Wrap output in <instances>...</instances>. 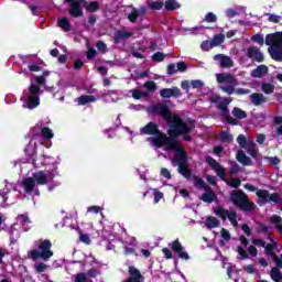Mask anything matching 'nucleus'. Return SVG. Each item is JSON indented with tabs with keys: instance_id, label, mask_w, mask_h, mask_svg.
Wrapping results in <instances>:
<instances>
[{
	"instance_id": "f257e3e1",
	"label": "nucleus",
	"mask_w": 282,
	"mask_h": 282,
	"mask_svg": "<svg viewBox=\"0 0 282 282\" xmlns=\"http://www.w3.org/2000/svg\"><path fill=\"white\" fill-rule=\"evenodd\" d=\"M150 113H154L156 116H162V118L167 122L169 135L162 133L158 128V123L149 122L145 127L140 129V132L143 135H155L154 138H150L149 142L155 149H162L164 147L165 151H173L174 155H181V161L184 162L186 159V152L180 145V141L175 139V135H183L184 140H191V130L195 129V121L187 119L182 120L177 115H171L169 111V107L164 104H155L148 108Z\"/></svg>"
},
{
	"instance_id": "f03ea898",
	"label": "nucleus",
	"mask_w": 282,
	"mask_h": 282,
	"mask_svg": "<svg viewBox=\"0 0 282 282\" xmlns=\"http://www.w3.org/2000/svg\"><path fill=\"white\" fill-rule=\"evenodd\" d=\"M45 83V77L36 76L31 79V86L29 90H24L21 100H23L24 109H36L41 105V98L39 94H41V87L39 85H43Z\"/></svg>"
},
{
	"instance_id": "7ed1b4c3",
	"label": "nucleus",
	"mask_w": 282,
	"mask_h": 282,
	"mask_svg": "<svg viewBox=\"0 0 282 282\" xmlns=\"http://www.w3.org/2000/svg\"><path fill=\"white\" fill-rule=\"evenodd\" d=\"M54 180V172L50 171H39L33 174V177H26L22 181V187L25 191V193H32L34 191V186L37 185L43 186L47 184L48 182H52Z\"/></svg>"
},
{
	"instance_id": "20e7f679",
	"label": "nucleus",
	"mask_w": 282,
	"mask_h": 282,
	"mask_svg": "<svg viewBox=\"0 0 282 282\" xmlns=\"http://www.w3.org/2000/svg\"><path fill=\"white\" fill-rule=\"evenodd\" d=\"M187 156L185 154V159L182 161V155L176 154L172 159L173 162L178 163V173L183 175V177H186V180H193L194 186L196 188H200L203 191H208L210 186L206 185L204 180L199 178V176H191V170H188V165H186Z\"/></svg>"
},
{
	"instance_id": "39448f33",
	"label": "nucleus",
	"mask_w": 282,
	"mask_h": 282,
	"mask_svg": "<svg viewBox=\"0 0 282 282\" xmlns=\"http://www.w3.org/2000/svg\"><path fill=\"white\" fill-rule=\"evenodd\" d=\"M37 249H32L30 251L31 259L36 261L42 259V261H50L54 257V251L52 250V242L50 240L40 239L35 241Z\"/></svg>"
},
{
	"instance_id": "423d86ee",
	"label": "nucleus",
	"mask_w": 282,
	"mask_h": 282,
	"mask_svg": "<svg viewBox=\"0 0 282 282\" xmlns=\"http://www.w3.org/2000/svg\"><path fill=\"white\" fill-rule=\"evenodd\" d=\"M265 45H269V54L273 61H282V32L268 34Z\"/></svg>"
},
{
	"instance_id": "0eeeda50",
	"label": "nucleus",
	"mask_w": 282,
	"mask_h": 282,
	"mask_svg": "<svg viewBox=\"0 0 282 282\" xmlns=\"http://www.w3.org/2000/svg\"><path fill=\"white\" fill-rule=\"evenodd\" d=\"M206 162L210 165L213 171H215L218 177H220L221 180H224V182H226V184H228V186H231V188H239V186H241V180L239 178L226 180V170L224 169V166L217 163L215 159L207 156Z\"/></svg>"
},
{
	"instance_id": "6e6552de",
	"label": "nucleus",
	"mask_w": 282,
	"mask_h": 282,
	"mask_svg": "<svg viewBox=\"0 0 282 282\" xmlns=\"http://www.w3.org/2000/svg\"><path fill=\"white\" fill-rule=\"evenodd\" d=\"M230 199L235 206H238L241 210H246L248 213H252V210H254V203H251L250 199H248V196L242 192H231Z\"/></svg>"
},
{
	"instance_id": "1a4fd4ad",
	"label": "nucleus",
	"mask_w": 282,
	"mask_h": 282,
	"mask_svg": "<svg viewBox=\"0 0 282 282\" xmlns=\"http://www.w3.org/2000/svg\"><path fill=\"white\" fill-rule=\"evenodd\" d=\"M237 142L242 149H246L251 158H257V155H259V148H257V144L251 139H247L246 135L240 134L237 138Z\"/></svg>"
},
{
	"instance_id": "9d476101",
	"label": "nucleus",
	"mask_w": 282,
	"mask_h": 282,
	"mask_svg": "<svg viewBox=\"0 0 282 282\" xmlns=\"http://www.w3.org/2000/svg\"><path fill=\"white\" fill-rule=\"evenodd\" d=\"M257 196L259 197L258 204L260 206L268 204V202H273L274 204H279V202H281V195L276 193L270 195L265 189H259L257 192Z\"/></svg>"
},
{
	"instance_id": "9b49d317",
	"label": "nucleus",
	"mask_w": 282,
	"mask_h": 282,
	"mask_svg": "<svg viewBox=\"0 0 282 282\" xmlns=\"http://www.w3.org/2000/svg\"><path fill=\"white\" fill-rule=\"evenodd\" d=\"M215 215L220 219H229L235 228H237V213L235 210H226L224 207H217L214 209Z\"/></svg>"
},
{
	"instance_id": "f8f14e48",
	"label": "nucleus",
	"mask_w": 282,
	"mask_h": 282,
	"mask_svg": "<svg viewBox=\"0 0 282 282\" xmlns=\"http://www.w3.org/2000/svg\"><path fill=\"white\" fill-rule=\"evenodd\" d=\"M170 248L178 257V259H182L183 261H188V259H191V256L186 250H184V246H182L180 240H174L172 243H170Z\"/></svg>"
},
{
	"instance_id": "ddd939ff",
	"label": "nucleus",
	"mask_w": 282,
	"mask_h": 282,
	"mask_svg": "<svg viewBox=\"0 0 282 282\" xmlns=\"http://www.w3.org/2000/svg\"><path fill=\"white\" fill-rule=\"evenodd\" d=\"M272 259L276 267H273L271 269L270 276L274 282H282V273H281V270H279V268H282V259L279 258L278 256H273Z\"/></svg>"
},
{
	"instance_id": "4468645a",
	"label": "nucleus",
	"mask_w": 282,
	"mask_h": 282,
	"mask_svg": "<svg viewBox=\"0 0 282 282\" xmlns=\"http://www.w3.org/2000/svg\"><path fill=\"white\" fill-rule=\"evenodd\" d=\"M246 56L249 57L251 61H254L256 63H263L264 56L263 53L261 52V48L257 46H249L246 50Z\"/></svg>"
},
{
	"instance_id": "2eb2a0df",
	"label": "nucleus",
	"mask_w": 282,
	"mask_h": 282,
	"mask_svg": "<svg viewBox=\"0 0 282 282\" xmlns=\"http://www.w3.org/2000/svg\"><path fill=\"white\" fill-rule=\"evenodd\" d=\"M85 0H66L67 3H70L69 14L70 17H83V8L80 7V2L83 3Z\"/></svg>"
},
{
	"instance_id": "dca6fc26",
	"label": "nucleus",
	"mask_w": 282,
	"mask_h": 282,
	"mask_svg": "<svg viewBox=\"0 0 282 282\" xmlns=\"http://www.w3.org/2000/svg\"><path fill=\"white\" fill-rule=\"evenodd\" d=\"M210 101L214 102L215 105H217V107H218V109H220V111H224L226 113V111H228V105H230V102H232V99L221 98L217 95H214L210 98Z\"/></svg>"
},
{
	"instance_id": "f3484780",
	"label": "nucleus",
	"mask_w": 282,
	"mask_h": 282,
	"mask_svg": "<svg viewBox=\"0 0 282 282\" xmlns=\"http://www.w3.org/2000/svg\"><path fill=\"white\" fill-rule=\"evenodd\" d=\"M216 79L220 85H239L237 78L228 73L216 74Z\"/></svg>"
},
{
	"instance_id": "a211bd4d",
	"label": "nucleus",
	"mask_w": 282,
	"mask_h": 282,
	"mask_svg": "<svg viewBox=\"0 0 282 282\" xmlns=\"http://www.w3.org/2000/svg\"><path fill=\"white\" fill-rule=\"evenodd\" d=\"M214 61H219L220 67H224V68H230L234 65L232 58H230L224 54L215 55Z\"/></svg>"
},
{
	"instance_id": "6ab92c4d",
	"label": "nucleus",
	"mask_w": 282,
	"mask_h": 282,
	"mask_svg": "<svg viewBox=\"0 0 282 282\" xmlns=\"http://www.w3.org/2000/svg\"><path fill=\"white\" fill-rule=\"evenodd\" d=\"M250 98H251V105H253L254 107H259V106L265 105V102H268V98H265V96H263V94L253 93V94H251Z\"/></svg>"
},
{
	"instance_id": "aec40b11",
	"label": "nucleus",
	"mask_w": 282,
	"mask_h": 282,
	"mask_svg": "<svg viewBox=\"0 0 282 282\" xmlns=\"http://www.w3.org/2000/svg\"><path fill=\"white\" fill-rule=\"evenodd\" d=\"M180 88L172 87V88H163L160 90L161 98H172V96H180Z\"/></svg>"
},
{
	"instance_id": "412c9836",
	"label": "nucleus",
	"mask_w": 282,
	"mask_h": 282,
	"mask_svg": "<svg viewBox=\"0 0 282 282\" xmlns=\"http://www.w3.org/2000/svg\"><path fill=\"white\" fill-rule=\"evenodd\" d=\"M96 100H98V97L94 95H82L76 99V102L83 106V105H89V102H96Z\"/></svg>"
},
{
	"instance_id": "4be33fe9",
	"label": "nucleus",
	"mask_w": 282,
	"mask_h": 282,
	"mask_svg": "<svg viewBox=\"0 0 282 282\" xmlns=\"http://www.w3.org/2000/svg\"><path fill=\"white\" fill-rule=\"evenodd\" d=\"M268 74V66L259 65L256 69L251 72L252 78H263Z\"/></svg>"
},
{
	"instance_id": "5701e85b",
	"label": "nucleus",
	"mask_w": 282,
	"mask_h": 282,
	"mask_svg": "<svg viewBox=\"0 0 282 282\" xmlns=\"http://www.w3.org/2000/svg\"><path fill=\"white\" fill-rule=\"evenodd\" d=\"M237 160L243 166H252V159H250L243 151H239L237 154Z\"/></svg>"
},
{
	"instance_id": "b1692460",
	"label": "nucleus",
	"mask_w": 282,
	"mask_h": 282,
	"mask_svg": "<svg viewBox=\"0 0 282 282\" xmlns=\"http://www.w3.org/2000/svg\"><path fill=\"white\" fill-rule=\"evenodd\" d=\"M205 194L202 195V200L206 202L207 204H213V202H215V199H217V195H215V192L209 189H205Z\"/></svg>"
},
{
	"instance_id": "393cba45",
	"label": "nucleus",
	"mask_w": 282,
	"mask_h": 282,
	"mask_svg": "<svg viewBox=\"0 0 282 282\" xmlns=\"http://www.w3.org/2000/svg\"><path fill=\"white\" fill-rule=\"evenodd\" d=\"M148 6L151 10H162L164 2L162 0H148Z\"/></svg>"
},
{
	"instance_id": "a878e982",
	"label": "nucleus",
	"mask_w": 282,
	"mask_h": 282,
	"mask_svg": "<svg viewBox=\"0 0 282 282\" xmlns=\"http://www.w3.org/2000/svg\"><path fill=\"white\" fill-rule=\"evenodd\" d=\"M206 228H217L219 226V220L216 217L209 216L205 220Z\"/></svg>"
},
{
	"instance_id": "bb28decb",
	"label": "nucleus",
	"mask_w": 282,
	"mask_h": 282,
	"mask_svg": "<svg viewBox=\"0 0 282 282\" xmlns=\"http://www.w3.org/2000/svg\"><path fill=\"white\" fill-rule=\"evenodd\" d=\"M133 33H131V31H119L116 33L115 35V40L118 43L119 41H122L124 39H129L130 36H132Z\"/></svg>"
},
{
	"instance_id": "cd10ccee",
	"label": "nucleus",
	"mask_w": 282,
	"mask_h": 282,
	"mask_svg": "<svg viewBox=\"0 0 282 282\" xmlns=\"http://www.w3.org/2000/svg\"><path fill=\"white\" fill-rule=\"evenodd\" d=\"M265 253L269 254V257H276V253H274V250H276V242H273L271 245L265 243L264 246Z\"/></svg>"
},
{
	"instance_id": "c85d7f7f",
	"label": "nucleus",
	"mask_w": 282,
	"mask_h": 282,
	"mask_svg": "<svg viewBox=\"0 0 282 282\" xmlns=\"http://www.w3.org/2000/svg\"><path fill=\"white\" fill-rule=\"evenodd\" d=\"M224 41H226V35L224 34H216L213 40H212V44L214 45V47H217L219 45H221V43H224Z\"/></svg>"
},
{
	"instance_id": "c756f323",
	"label": "nucleus",
	"mask_w": 282,
	"mask_h": 282,
	"mask_svg": "<svg viewBox=\"0 0 282 282\" xmlns=\"http://www.w3.org/2000/svg\"><path fill=\"white\" fill-rule=\"evenodd\" d=\"M271 224H274V226L276 227V229L279 230V232L282 234V219L280 216H272L270 218Z\"/></svg>"
},
{
	"instance_id": "7c9ffc66",
	"label": "nucleus",
	"mask_w": 282,
	"mask_h": 282,
	"mask_svg": "<svg viewBox=\"0 0 282 282\" xmlns=\"http://www.w3.org/2000/svg\"><path fill=\"white\" fill-rule=\"evenodd\" d=\"M57 23H58V28L64 30V32H68V30H69V20L67 18H61Z\"/></svg>"
},
{
	"instance_id": "2f4dec72",
	"label": "nucleus",
	"mask_w": 282,
	"mask_h": 282,
	"mask_svg": "<svg viewBox=\"0 0 282 282\" xmlns=\"http://www.w3.org/2000/svg\"><path fill=\"white\" fill-rule=\"evenodd\" d=\"M41 133L45 140H52V138H54V132L47 127L42 128Z\"/></svg>"
},
{
	"instance_id": "473e14b6",
	"label": "nucleus",
	"mask_w": 282,
	"mask_h": 282,
	"mask_svg": "<svg viewBox=\"0 0 282 282\" xmlns=\"http://www.w3.org/2000/svg\"><path fill=\"white\" fill-rule=\"evenodd\" d=\"M180 8V2L177 0H167L165 2V9L177 10Z\"/></svg>"
},
{
	"instance_id": "72a5a7b5",
	"label": "nucleus",
	"mask_w": 282,
	"mask_h": 282,
	"mask_svg": "<svg viewBox=\"0 0 282 282\" xmlns=\"http://www.w3.org/2000/svg\"><path fill=\"white\" fill-rule=\"evenodd\" d=\"M232 116L239 120H243V118H246L248 115L240 108H234Z\"/></svg>"
},
{
	"instance_id": "f704fd0d",
	"label": "nucleus",
	"mask_w": 282,
	"mask_h": 282,
	"mask_svg": "<svg viewBox=\"0 0 282 282\" xmlns=\"http://www.w3.org/2000/svg\"><path fill=\"white\" fill-rule=\"evenodd\" d=\"M87 12H96L100 8V3L97 1L85 4Z\"/></svg>"
},
{
	"instance_id": "c9c22d12",
	"label": "nucleus",
	"mask_w": 282,
	"mask_h": 282,
	"mask_svg": "<svg viewBox=\"0 0 282 282\" xmlns=\"http://www.w3.org/2000/svg\"><path fill=\"white\" fill-rule=\"evenodd\" d=\"M105 102H118V95L116 93H108L104 98Z\"/></svg>"
},
{
	"instance_id": "e433bc0d",
	"label": "nucleus",
	"mask_w": 282,
	"mask_h": 282,
	"mask_svg": "<svg viewBox=\"0 0 282 282\" xmlns=\"http://www.w3.org/2000/svg\"><path fill=\"white\" fill-rule=\"evenodd\" d=\"M261 89L264 94H273L274 93V86L270 83L262 84Z\"/></svg>"
},
{
	"instance_id": "4c0bfd02",
	"label": "nucleus",
	"mask_w": 282,
	"mask_h": 282,
	"mask_svg": "<svg viewBox=\"0 0 282 282\" xmlns=\"http://www.w3.org/2000/svg\"><path fill=\"white\" fill-rule=\"evenodd\" d=\"M235 87H237V85L228 84V86H221L220 89L230 96L235 94Z\"/></svg>"
},
{
	"instance_id": "58836bf2",
	"label": "nucleus",
	"mask_w": 282,
	"mask_h": 282,
	"mask_svg": "<svg viewBox=\"0 0 282 282\" xmlns=\"http://www.w3.org/2000/svg\"><path fill=\"white\" fill-rule=\"evenodd\" d=\"M264 160L272 166H279V164H281V160L276 156H264Z\"/></svg>"
},
{
	"instance_id": "ea45409f",
	"label": "nucleus",
	"mask_w": 282,
	"mask_h": 282,
	"mask_svg": "<svg viewBox=\"0 0 282 282\" xmlns=\"http://www.w3.org/2000/svg\"><path fill=\"white\" fill-rule=\"evenodd\" d=\"M17 221L18 224H22V226H28V224H30V218L28 215L22 214L18 216Z\"/></svg>"
},
{
	"instance_id": "a19ab883",
	"label": "nucleus",
	"mask_w": 282,
	"mask_h": 282,
	"mask_svg": "<svg viewBox=\"0 0 282 282\" xmlns=\"http://www.w3.org/2000/svg\"><path fill=\"white\" fill-rule=\"evenodd\" d=\"M139 17H140V11L137 9H133L132 12L128 15V19L129 21H131V23H135Z\"/></svg>"
},
{
	"instance_id": "79ce46f5",
	"label": "nucleus",
	"mask_w": 282,
	"mask_h": 282,
	"mask_svg": "<svg viewBox=\"0 0 282 282\" xmlns=\"http://www.w3.org/2000/svg\"><path fill=\"white\" fill-rule=\"evenodd\" d=\"M251 41H253V43H257L260 46H263L264 40H263V35L261 34H256L251 37Z\"/></svg>"
},
{
	"instance_id": "37998d69",
	"label": "nucleus",
	"mask_w": 282,
	"mask_h": 282,
	"mask_svg": "<svg viewBox=\"0 0 282 282\" xmlns=\"http://www.w3.org/2000/svg\"><path fill=\"white\" fill-rule=\"evenodd\" d=\"M203 52H208V50H213V47H215V45H213L212 41H204L200 45Z\"/></svg>"
},
{
	"instance_id": "c03bdc74",
	"label": "nucleus",
	"mask_w": 282,
	"mask_h": 282,
	"mask_svg": "<svg viewBox=\"0 0 282 282\" xmlns=\"http://www.w3.org/2000/svg\"><path fill=\"white\" fill-rule=\"evenodd\" d=\"M34 269L37 272H45V270H47V264L43 263V262H35L34 263Z\"/></svg>"
},
{
	"instance_id": "a18cd8bd",
	"label": "nucleus",
	"mask_w": 282,
	"mask_h": 282,
	"mask_svg": "<svg viewBox=\"0 0 282 282\" xmlns=\"http://www.w3.org/2000/svg\"><path fill=\"white\" fill-rule=\"evenodd\" d=\"M79 241H82V243H86L87 246H89V243H91V238L87 234H80Z\"/></svg>"
},
{
	"instance_id": "49530a36",
	"label": "nucleus",
	"mask_w": 282,
	"mask_h": 282,
	"mask_svg": "<svg viewBox=\"0 0 282 282\" xmlns=\"http://www.w3.org/2000/svg\"><path fill=\"white\" fill-rule=\"evenodd\" d=\"M143 86L145 89H148V91H155L158 89L155 82H147Z\"/></svg>"
},
{
	"instance_id": "de8ad7c7",
	"label": "nucleus",
	"mask_w": 282,
	"mask_h": 282,
	"mask_svg": "<svg viewBox=\"0 0 282 282\" xmlns=\"http://www.w3.org/2000/svg\"><path fill=\"white\" fill-rule=\"evenodd\" d=\"M205 21H207V23H215L217 21V15H215L213 12H209L205 15Z\"/></svg>"
},
{
	"instance_id": "09e8293b",
	"label": "nucleus",
	"mask_w": 282,
	"mask_h": 282,
	"mask_svg": "<svg viewBox=\"0 0 282 282\" xmlns=\"http://www.w3.org/2000/svg\"><path fill=\"white\" fill-rule=\"evenodd\" d=\"M164 198V194L158 189H154V204H159L160 199Z\"/></svg>"
},
{
	"instance_id": "8fccbe9b",
	"label": "nucleus",
	"mask_w": 282,
	"mask_h": 282,
	"mask_svg": "<svg viewBox=\"0 0 282 282\" xmlns=\"http://www.w3.org/2000/svg\"><path fill=\"white\" fill-rule=\"evenodd\" d=\"M75 282H87V274L78 273L74 275Z\"/></svg>"
},
{
	"instance_id": "3c124183",
	"label": "nucleus",
	"mask_w": 282,
	"mask_h": 282,
	"mask_svg": "<svg viewBox=\"0 0 282 282\" xmlns=\"http://www.w3.org/2000/svg\"><path fill=\"white\" fill-rule=\"evenodd\" d=\"M86 56H87L88 61H91V58H95L96 57V48L88 46Z\"/></svg>"
},
{
	"instance_id": "603ef678",
	"label": "nucleus",
	"mask_w": 282,
	"mask_h": 282,
	"mask_svg": "<svg viewBox=\"0 0 282 282\" xmlns=\"http://www.w3.org/2000/svg\"><path fill=\"white\" fill-rule=\"evenodd\" d=\"M237 252L240 259H248V251H246V249H243L242 247H238Z\"/></svg>"
},
{
	"instance_id": "864d4df0",
	"label": "nucleus",
	"mask_w": 282,
	"mask_h": 282,
	"mask_svg": "<svg viewBox=\"0 0 282 282\" xmlns=\"http://www.w3.org/2000/svg\"><path fill=\"white\" fill-rule=\"evenodd\" d=\"M97 50L100 52V54H105V52H107V44L100 41L97 42Z\"/></svg>"
},
{
	"instance_id": "5fc2aeb1",
	"label": "nucleus",
	"mask_w": 282,
	"mask_h": 282,
	"mask_svg": "<svg viewBox=\"0 0 282 282\" xmlns=\"http://www.w3.org/2000/svg\"><path fill=\"white\" fill-rule=\"evenodd\" d=\"M177 72H186L188 69V66L186 65V62H178L176 64Z\"/></svg>"
},
{
	"instance_id": "6e6d98bb",
	"label": "nucleus",
	"mask_w": 282,
	"mask_h": 282,
	"mask_svg": "<svg viewBox=\"0 0 282 282\" xmlns=\"http://www.w3.org/2000/svg\"><path fill=\"white\" fill-rule=\"evenodd\" d=\"M220 139L223 142H230V140H232V135L228 132H221Z\"/></svg>"
},
{
	"instance_id": "4d7b16f0",
	"label": "nucleus",
	"mask_w": 282,
	"mask_h": 282,
	"mask_svg": "<svg viewBox=\"0 0 282 282\" xmlns=\"http://www.w3.org/2000/svg\"><path fill=\"white\" fill-rule=\"evenodd\" d=\"M191 85L194 89H199V87H204V82L196 79V80H192Z\"/></svg>"
},
{
	"instance_id": "13d9d810",
	"label": "nucleus",
	"mask_w": 282,
	"mask_h": 282,
	"mask_svg": "<svg viewBox=\"0 0 282 282\" xmlns=\"http://www.w3.org/2000/svg\"><path fill=\"white\" fill-rule=\"evenodd\" d=\"M144 93L140 91V90H132V98H134V100H140V98H143Z\"/></svg>"
},
{
	"instance_id": "bf43d9fd",
	"label": "nucleus",
	"mask_w": 282,
	"mask_h": 282,
	"mask_svg": "<svg viewBox=\"0 0 282 282\" xmlns=\"http://www.w3.org/2000/svg\"><path fill=\"white\" fill-rule=\"evenodd\" d=\"M247 250H248L250 257H257L258 251H257V247H254V245L253 246L250 245Z\"/></svg>"
},
{
	"instance_id": "052dcab7",
	"label": "nucleus",
	"mask_w": 282,
	"mask_h": 282,
	"mask_svg": "<svg viewBox=\"0 0 282 282\" xmlns=\"http://www.w3.org/2000/svg\"><path fill=\"white\" fill-rule=\"evenodd\" d=\"M252 245L257 246L258 248H264L265 241L261 239H252Z\"/></svg>"
},
{
	"instance_id": "680f3d73",
	"label": "nucleus",
	"mask_w": 282,
	"mask_h": 282,
	"mask_svg": "<svg viewBox=\"0 0 282 282\" xmlns=\"http://www.w3.org/2000/svg\"><path fill=\"white\" fill-rule=\"evenodd\" d=\"M162 252L165 257V259H173V252L171 251V249L169 248H163Z\"/></svg>"
},
{
	"instance_id": "e2e57ef3",
	"label": "nucleus",
	"mask_w": 282,
	"mask_h": 282,
	"mask_svg": "<svg viewBox=\"0 0 282 282\" xmlns=\"http://www.w3.org/2000/svg\"><path fill=\"white\" fill-rule=\"evenodd\" d=\"M152 59L160 63V62L164 61V55H163V53L158 52L152 56Z\"/></svg>"
},
{
	"instance_id": "0e129e2a",
	"label": "nucleus",
	"mask_w": 282,
	"mask_h": 282,
	"mask_svg": "<svg viewBox=\"0 0 282 282\" xmlns=\"http://www.w3.org/2000/svg\"><path fill=\"white\" fill-rule=\"evenodd\" d=\"M269 21H271V23H279V21H281V15L269 14Z\"/></svg>"
},
{
	"instance_id": "69168bd1",
	"label": "nucleus",
	"mask_w": 282,
	"mask_h": 282,
	"mask_svg": "<svg viewBox=\"0 0 282 282\" xmlns=\"http://www.w3.org/2000/svg\"><path fill=\"white\" fill-rule=\"evenodd\" d=\"M167 74L170 75L177 74V66H175L174 64H170L167 66Z\"/></svg>"
},
{
	"instance_id": "338daca9",
	"label": "nucleus",
	"mask_w": 282,
	"mask_h": 282,
	"mask_svg": "<svg viewBox=\"0 0 282 282\" xmlns=\"http://www.w3.org/2000/svg\"><path fill=\"white\" fill-rule=\"evenodd\" d=\"M245 271H247L248 274H254L257 270L254 269V265L248 264L243 268Z\"/></svg>"
},
{
	"instance_id": "774afa93",
	"label": "nucleus",
	"mask_w": 282,
	"mask_h": 282,
	"mask_svg": "<svg viewBox=\"0 0 282 282\" xmlns=\"http://www.w3.org/2000/svg\"><path fill=\"white\" fill-rule=\"evenodd\" d=\"M126 246H138V240L134 237H130L126 240Z\"/></svg>"
}]
</instances>
